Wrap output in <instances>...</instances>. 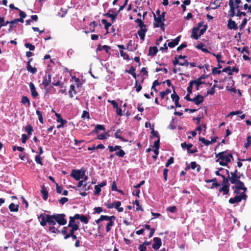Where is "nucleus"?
Here are the masks:
<instances>
[{
    "mask_svg": "<svg viewBox=\"0 0 251 251\" xmlns=\"http://www.w3.org/2000/svg\"><path fill=\"white\" fill-rule=\"evenodd\" d=\"M81 118L84 119L86 118L87 119H89L90 118L89 113L88 111L84 110L83 111Z\"/></svg>",
    "mask_w": 251,
    "mask_h": 251,
    "instance_id": "52",
    "label": "nucleus"
},
{
    "mask_svg": "<svg viewBox=\"0 0 251 251\" xmlns=\"http://www.w3.org/2000/svg\"><path fill=\"white\" fill-rule=\"evenodd\" d=\"M135 87L136 88V91L137 93L139 92L142 88V87L141 86V85L140 84H138V81L137 80H135Z\"/></svg>",
    "mask_w": 251,
    "mask_h": 251,
    "instance_id": "51",
    "label": "nucleus"
},
{
    "mask_svg": "<svg viewBox=\"0 0 251 251\" xmlns=\"http://www.w3.org/2000/svg\"><path fill=\"white\" fill-rule=\"evenodd\" d=\"M19 205H16L14 203L9 204L8 208L11 212H18L19 210Z\"/></svg>",
    "mask_w": 251,
    "mask_h": 251,
    "instance_id": "28",
    "label": "nucleus"
},
{
    "mask_svg": "<svg viewBox=\"0 0 251 251\" xmlns=\"http://www.w3.org/2000/svg\"><path fill=\"white\" fill-rule=\"evenodd\" d=\"M169 172V170L167 168H165L163 170V177L165 181H166L168 179V173Z\"/></svg>",
    "mask_w": 251,
    "mask_h": 251,
    "instance_id": "57",
    "label": "nucleus"
},
{
    "mask_svg": "<svg viewBox=\"0 0 251 251\" xmlns=\"http://www.w3.org/2000/svg\"><path fill=\"white\" fill-rule=\"evenodd\" d=\"M25 46L26 48H28L30 50H35V46L34 45H33L29 43H26L25 44Z\"/></svg>",
    "mask_w": 251,
    "mask_h": 251,
    "instance_id": "50",
    "label": "nucleus"
},
{
    "mask_svg": "<svg viewBox=\"0 0 251 251\" xmlns=\"http://www.w3.org/2000/svg\"><path fill=\"white\" fill-rule=\"evenodd\" d=\"M85 171H83L82 173L80 170H72L70 176L74 178L76 180H79L81 178H82L84 176Z\"/></svg>",
    "mask_w": 251,
    "mask_h": 251,
    "instance_id": "4",
    "label": "nucleus"
},
{
    "mask_svg": "<svg viewBox=\"0 0 251 251\" xmlns=\"http://www.w3.org/2000/svg\"><path fill=\"white\" fill-rule=\"evenodd\" d=\"M153 17L154 20L155 22L153 23L154 26L155 27H160L162 30L164 31V24L162 20L159 17H156L154 13H153Z\"/></svg>",
    "mask_w": 251,
    "mask_h": 251,
    "instance_id": "5",
    "label": "nucleus"
},
{
    "mask_svg": "<svg viewBox=\"0 0 251 251\" xmlns=\"http://www.w3.org/2000/svg\"><path fill=\"white\" fill-rule=\"evenodd\" d=\"M95 190L94 195H99L101 191V188L98 185L95 186Z\"/></svg>",
    "mask_w": 251,
    "mask_h": 251,
    "instance_id": "58",
    "label": "nucleus"
},
{
    "mask_svg": "<svg viewBox=\"0 0 251 251\" xmlns=\"http://www.w3.org/2000/svg\"><path fill=\"white\" fill-rule=\"evenodd\" d=\"M199 30L198 28H196V27H194L192 28V34L191 35V37L196 40H198L200 37V35H198V31Z\"/></svg>",
    "mask_w": 251,
    "mask_h": 251,
    "instance_id": "25",
    "label": "nucleus"
},
{
    "mask_svg": "<svg viewBox=\"0 0 251 251\" xmlns=\"http://www.w3.org/2000/svg\"><path fill=\"white\" fill-rule=\"evenodd\" d=\"M36 114L38 116L39 122L41 124H43L44 123V119H43V117L42 116V112L40 110H39L38 109H37L36 111Z\"/></svg>",
    "mask_w": 251,
    "mask_h": 251,
    "instance_id": "36",
    "label": "nucleus"
},
{
    "mask_svg": "<svg viewBox=\"0 0 251 251\" xmlns=\"http://www.w3.org/2000/svg\"><path fill=\"white\" fill-rule=\"evenodd\" d=\"M191 82H192L193 84H195L196 85V90H199V86L202 84H204V82L202 81H200L198 79L196 80H191Z\"/></svg>",
    "mask_w": 251,
    "mask_h": 251,
    "instance_id": "31",
    "label": "nucleus"
},
{
    "mask_svg": "<svg viewBox=\"0 0 251 251\" xmlns=\"http://www.w3.org/2000/svg\"><path fill=\"white\" fill-rule=\"evenodd\" d=\"M105 129L104 126L103 125H97L96 126L94 129H93L91 132V133H98L99 132V130H103L104 131Z\"/></svg>",
    "mask_w": 251,
    "mask_h": 251,
    "instance_id": "24",
    "label": "nucleus"
},
{
    "mask_svg": "<svg viewBox=\"0 0 251 251\" xmlns=\"http://www.w3.org/2000/svg\"><path fill=\"white\" fill-rule=\"evenodd\" d=\"M25 130L28 135H30L33 131V127L31 125H27L25 127Z\"/></svg>",
    "mask_w": 251,
    "mask_h": 251,
    "instance_id": "33",
    "label": "nucleus"
},
{
    "mask_svg": "<svg viewBox=\"0 0 251 251\" xmlns=\"http://www.w3.org/2000/svg\"><path fill=\"white\" fill-rule=\"evenodd\" d=\"M234 7H237V10L240 9V4H242L241 0H232Z\"/></svg>",
    "mask_w": 251,
    "mask_h": 251,
    "instance_id": "37",
    "label": "nucleus"
},
{
    "mask_svg": "<svg viewBox=\"0 0 251 251\" xmlns=\"http://www.w3.org/2000/svg\"><path fill=\"white\" fill-rule=\"evenodd\" d=\"M197 48L201 50L204 52H205V53L209 52V51H208V50L207 49L203 48V46L202 44L198 45L197 46Z\"/></svg>",
    "mask_w": 251,
    "mask_h": 251,
    "instance_id": "54",
    "label": "nucleus"
},
{
    "mask_svg": "<svg viewBox=\"0 0 251 251\" xmlns=\"http://www.w3.org/2000/svg\"><path fill=\"white\" fill-rule=\"evenodd\" d=\"M122 131L120 129H118L116 130V132L115 133V137L116 138L119 139L121 140V141L126 142H127V140L124 138L122 137L119 134L121 133Z\"/></svg>",
    "mask_w": 251,
    "mask_h": 251,
    "instance_id": "29",
    "label": "nucleus"
},
{
    "mask_svg": "<svg viewBox=\"0 0 251 251\" xmlns=\"http://www.w3.org/2000/svg\"><path fill=\"white\" fill-rule=\"evenodd\" d=\"M75 218L77 219H79L80 221L83 222L84 224H87L88 223V219L85 215H80L79 214H75Z\"/></svg>",
    "mask_w": 251,
    "mask_h": 251,
    "instance_id": "17",
    "label": "nucleus"
},
{
    "mask_svg": "<svg viewBox=\"0 0 251 251\" xmlns=\"http://www.w3.org/2000/svg\"><path fill=\"white\" fill-rule=\"evenodd\" d=\"M133 204H135L136 205V206H137L136 208V211H139V210L143 211V209H142L141 205H140V204L139 203V201L138 200H136L133 202Z\"/></svg>",
    "mask_w": 251,
    "mask_h": 251,
    "instance_id": "42",
    "label": "nucleus"
},
{
    "mask_svg": "<svg viewBox=\"0 0 251 251\" xmlns=\"http://www.w3.org/2000/svg\"><path fill=\"white\" fill-rule=\"evenodd\" d=\"M251 143V136H248L247 139V142L244 144V147L247 149Z\"/></svg>",
    "mask_w": 251,
    "mask_h": 251,
    "instance_id": "47",
    "label": "nucleus"
},
{
    "mask_svg": "<svg viewBox=\"0 0 251 251\" xmlns=\"http://www.w3.org/2000/svg\"><path fill=\"white\" fill-rule=\"evenodd\" d=\"M154 243L152 245V248L155 250L159 249L162 245V241L160 238L154 237L153 239Z\"/></svg>",
    "mask_w": 251,
    "mask_h": 251,
    "instance_id": "7",
    "label": "nucleus"
},
{
    "mask_svg": "<svg viewBox=\"0 0 251 251\" xmlns=\"http://www.w3.org/2000/svg\"><path fill=\"white\" fill-rule=\"evenodd\" d=\"M230 175L231 176H228V177L230 179V182L231 183H238L239 181H241L240 180L241 175L234 174Z\"/></svg>",
    "mask_w": 251,
    "mask_h": 251,
    "instance_id": "11",
    "label": "nucleus"
},
{
    "mask_svg": "<svg viewBox=\"0 0 251 251\" xmlns=\"http://www.w3.org/2000/svg\"><path fill=\"white\" fill-rule=\"evenodd\" d=\"M171 99L175 101V105L176 107H180L181 106L179 103V97L174 90L173 93L171 96Z\"/></svg>",
    "mask_w": 251,
    "mask_h": 251,
    "instance_id": "8",
    "label": "nucleus"
},
{
    "mask_svg": "<svg viewBox=\"0 0 251 251\" xmlns=\"http://www.w3.org/2000/svg\"><path fill=\"white\" fill-rule=\"evenodd\" d=\"M53 218L60 226H64L67 224V220L65 219L66 215L64 214H55L53 215Z\"/></svg>",
    "mask_w": 251,
    "mask_h": 251,
    "instance_id": "3",
    "label": "nucleus"
},
{
    "mask_svg": "<svg viewBox=\"0 0 251 251\" xmlns=\"http://www.w3.org/2000/svg\"><path fill=\"white\" fill-rule=\"evenodd\" d=\"M29 87L31 93V95L33 98H36L38 96V93L36 90V88L32 82H30Z\"/></svg>",
    "mask_w": 251,
    "mask_h": 251,
    "instance_id": "19",
    "label": "nucleus"
},
{
    "mask_svg": "<svg viewBox=\"0 0 251 251\" xmlns=\"http://www.w3.org/2000/svg\"><path fill=\"white\" fill-rule=\"evenodd\" d=\"M115 219L116 217L113 215L110 216L107 215H101L99 219L95 221V222L97 224H99L102 221H107L114 222Z\"/></svg>",
    "mask_w": 251,
    "mask_h": 251,
    "instance_id": "6",
    "label": "nucleus"
},
{
    "mask_svg": "<svg viewBox=\"0 0 251 251\" xmlns=\"http://www.w3.org/2000/svg\"><path fill=\"white\" fill-rule=\"evenodd\" d=\"M193 86V84L192 82H191V81H190L189 82V85L187 88V93H189V94L192 93Z\"/></svg>",
    "mask_w": 251,
    "mask_h": 251,
    "instance_id": "59",
    "label": "nucleus"
},
{
    "mask_svg": "<svg viewBox=\"0 0 251 251\" xmlns=\"http://www.w3.org/2000/svg\"><path fill=\"white\" fill-rule=\"evenodd\" d=\"M107 101L110 103L112 105L114 108H117L118 107V104L116 102V101L114 100H108Z\"/></svg>",
    "mask_w": 251,
    "mask_h": 251,
    "instance_id": "60",
    "label": "nucleus"
},
{
    "mask_svg": "<svg viewBox=\"0 0 251 251\" xmlns=\"http://www.w3.org/2000/svg\"><path fill=\"white\" fill-rule=\"evenodd\" d=\"M118 13L116 12L115 14H111L109 12H107L106 14H104L105 16H106L108 18H110L111 19V21L112 22L115 21L116 18H117V16H118Z\"/></svg>",
    "mask_w": 251,
    "mask_h": 251,
    "instance_id": "32",
    "label": "nucleus"
},
{
    "mask_svg": "<svg viewBox=\"0 0 251 251\" xmlns=\"http://www.w3.org/2000/svg\"><path fill=\"white\" fill-rule=\"evenodd\" d=\"M228 5L229 6L230 10L229 11V16L230 17H233L235 16H236V10H237V7H234L233 5L232 1H229Z\"/></svg>",
    "mask_w": 251,
    "mask_h": 251,
    "instance_id": "10",
    "label": "nucleus"
},
{
    "mask_svg": "<svg viewBox=\"0 0 251 251\" xmlns=\"http://www.w3.org/2000/svg\"><path fill=\"white\" fill-rule=\"evenodd\" d=\"M69 201L68 199L66 197H63L61 198L59 200V202L61 203V204H65L66 202H67Z\"/></svg>",
    "mask_w": 251,
    "mask_h": 251,
    "instance_id": "64",
    "label": "nucleus"
},
{
    "mask_svg": "<svg viewBox=\"0 0 251 251\" xmlns=\"http://www.w3.org/2000/svg\"><path fill=\"white\" fill-rule=\"evenodd\" d=\"M120 55L122 56L124 59L129 60H130V58L129 55L126 52H125L123 50H120Z\"/></svg>",
    "mask_w": 251,
    "mask_h": 251,
    "instance_id": "41",
    "label": "nucleus"
},
{
    "mask_svg": "<svg viewBox=\"0 0 251 251\" xmlns=\"http://www.w3.org/2000/svg\"><path fill=\"white\" fill-rule=\"evenodd\" d=\"M108 148L111 152L116 151L115 154L119 157H123L126 154L125 151L122 149V147L120 146L116 145L114 147L109 145Z\"/></svg>",
    "mask_w": 251,
    "mask_h": 251,
    "instance_id": "2",
    "label": "nucleus"
},
{
    "mask_svg": "<svg viewBox=\"0 0 251 251\" xmlns=\"http://www.w3.org/2000/svg\"><path fill=\"white\" fill-rule=\"evenodd\" d=\"M136 69L132 66H131L129 70H126L125 71L126 73H127L129 74H133L135 73Z\"/></svg>",
    "mask_w": 251,
    "mask_h": 251,
    "instance_id": "62",
    "label": "nucleus"
},
{
    "mask_svg": "<svg viewBox=\"0 0 251 251\" xmlns=\"http://www.w3.org/2000/svg\"><path fill=\"white\" fill-rule=\"evenodd\" d=\"M180 39V36H177L175 39H174L173 41H171L168 44V46L170 48H174L178 44V43Z\"/></svg>",
    "mask_w": 251,
    "mask_h": 251,
    "instance_id": "21",
    "label": "nucleus"
},
{
    "mask_svg": "<svg viewBox=\"0 0 251 251\" xmlns=\"http://www.w3.org/2000/svg\"><path fill=\"white\" fill-rule=\"evenodd\" d=\"M222 71L221 70H218V68L214 67L212 69V74L213 75H215L216 74H220Z\"/></svg>",
    "mask_w": 251,
    "mask_h": 251,
    "instance_id": "55",
    "label": "nucleus"
},
{
    "mask_svg": "<svg viewBox=\"0 0 251 251\" xmlns=\"http://www.w3.org/2000/svg\"><path fill=\"white\" fill-rule=\"evenodd\" d=\"M158 51V50L157 47H156V46L150 47L149 48L148 55L149 56L151 55V56H153L156 55V54L157 53Z\"/></svg>",
    "mask_w": 251,
    "mask_h": 251,
    "instance_id": "22",
    "label": "nucleus"
},
{
    "mask_svg": "<svg viewBox=\"0 0 251 251\" xmlns=\"http://www.w3.org/2000/svg\"><path fill=\"white\" fill-rule=\"evenodd\" d=\"M77 94L76 90L75 88V86L74 85H71L70 86V89L69 91V95L70 98H73L74 95H75Z\"/></svg>",
    "mask_w": 251,
    "mask_h": 251,
    "instance_id": "20",
    "label": "nucleus"
},
{
    "mask_svg": "<svg viewBox=\"0 0 251 251\" xmlns=\"http://www.w3.org/2000/svg\"><path fill=\"white\" fill-rule=\"evenodd\" d=\"M111 190L112 191H118L119 192L122 193V191L120 190H118L117 187L116 182L115 181H113L112 184L111 186Z\"/></svg>",
    "mask_w": 251,
    "mask_h": 251,
    "instance_id": "46",
    "label": "nucleus"
},
{
    "mask_svg": "<svg viewBox=\"0 0 251 251\" xmlns=\"http://www.w3.org/2000/svg\"><path fill=\"white\" fill-rule=\"evenodd\" d=\"M49 229L52 233H59L60 232V231L58 229L56 228L54 226H51L49 227Z\"/></svg>",
    "mask_w": 251,
    "mask_h": 251,
    "instance_id": "48",
    "label": "nucleus"
},
{
    "mask_svg": "<svg viewBox=\"0 0 251 251\" xmlns=\"http://www.w3.org/2000/svg\"><path fill=\"white\" fill-rule=\"evenodd\" d=\"M241 201L239 195H236L234 198L229 199L228 202L230 204H234L235 203H239Z\"/></svg>",
    "mask_w": 251,
    "mask_h": 251,
    "instance_id": "27",
    "label": "nucleus"
},
{
    "mask_svg": "<svg viewBox=\"0 0 251 251\" xmlns=\"http://www.w3.org/2000/svg\"><path fill=\"white\" fill-rule=\"evenodd\" d=\"M147 31V28H146V26H144L140 27V29L138 30L137 32L140 39L143 41L145 40V34Z\"/></svg>",
    "mask_w": 251,
    "mask_h": 251,
    "instance_id": "9",
    "label": "nucleus"
},
{
    "mask_svg": "<svg viewBox=\"0 0 251 251\" xmlns=\"http://www.w3.org/2000/svg\"><path fill=\"white\" fill-rule=\"evenodd\" d=\"M216 87H217V85L216 84H214L213 87L210 89H209L207 91V94L213 95L215 92V88Z\"/></svg>",
    "mask_w": 251,
    "mask_h": 251,
    "instance_id": "44",
    "label": "nucleus"
},
{
    "mask_svg": "<svg viewBox=\"0 0 251 251\" xmlns=\"http://www.w3.org/2000/svg\"><path fill=\"white\" fill-rule=\"evenodd\" d=\"M21 102L25 104V103L28 104V106H29L30 102L29 99L26 96H23L21 100Z\"/></svg>",
    "mask_w": 251,
    "mask_h": 251,
    "instance_id": "38",
    "label": "nucleus"
},
{
    "mask_svg": "<svg viewBox=\"0 0 251 251\" xmlns=\"http://www.w3.org/2000/svg\"><path fill=\"white\" fill-rule=\"evenodd\" d=\"M210 4L211 5H212V4L215 5L214 6L211 7V9H215L218 8L220 6L221 2H220L219 0H215L213 3H211Z\"/></svg>",
    "mask_w": 251,
    "mask_h": 251,
    "instance_id": "43",
    "label": "nucleus"
},
{
    "mask_svg": "<svg viewBox=\"0 0 251 251\" xmlns=\"http://www.w3.org/2000/svg\"><path fill=\"white\" fill-rule=\"evenodd\" d=\"M69 227L71 228V229L70 230L69 232L68 233V234H66L65 236H64V239H67L69 238H70V236L73 235L74 234L75 232L78 230L79 229V226H68Z\"/></svg>",
    "mask_w": 251,
    "mask_h": 251,
    "instance_id": "14",
    "label": "nucleus"
},
{
    "mask_svg": "<svg viewBox=\"0 0 251 251\" xmlns=\"http://www.w3.org/2000/svg\"><path fill=\"white\" fill-rule=\"evenodd\" d=\"M240 190H243V191H247V188L245 186L244 183L242 184V185H240V186L237 188L234 191V193L236 194V195H238L239 194H241V193H240Z\"/></svg>",
    "mask_w": 251,
    "mask_h": 251,
    "instance_id": "23",
    "label": "nucleus"
},
{
    "mask_svg": "<svg viewBox=\"0 0 251 251\" xmlns=\"http://www.w3.org/2000/svg\"><path fill=\"white\" fill-rule=\"evenodd\" d=\"M27 70L32 74H34L37 72V69L35 67H32L30 64H27Z\"/></svg>",
    "mask_w": 251,
    "mask_h": 251,
    "instance_id": "35",
    "label": "nucleus"
},
{
    "mask_svg": "<svg viewBox=\"0 0 251 251\" xmlns=\"http://www.w3.org/2000/svg\"><path fill=\"white\" fill-rule=\"evenodd\" d=\"M114 225V222L108 221V223H107L106 226V232H109L111 229V227L113 226Z\"/></svg>",
    "mask_w": 251,
    "mask_h": 251,
    "instance_id": "39",
    "label": "nucleus"
},
{
    "mask_svg": "<svg viewBox=\"0 0 251 251\" xmlns=\"http://www.w3.org/2000/svg\"><path fill=\"white\" fill-rule=\"evenodd\" d=\"M227 27L229 29L236 30L238 28V26L235 22L230 18L228 21Z\"/></svg>",
    "mask_w": 251,
    "mask_h": 251,
    "instance_id": "15",
    "label": "nucleus"
},
{
    "mask_svg": "<svg viewBox=\"0 0 251 251\" xmlns=\"http://www.w3.org/2000/svg\"><path fill=\"white\" fill-rule=\"evenodd\" d=\"M223 178V185L224 186H227V187L230 186V184L229 183V181H230V179L228 177H226V176L224 175L222 176Z\"/></svg>",
    "mask_w": 251,
    "mask_h": 251,
    "instance_id": "34",
    "label": "nucleus"
},
{
    "mask_svg": "<svg viewBox=\"0 0 251 251\" xmlns=\"http://www.w3.org/2000/svg\"><path fill=\"white\" fill-rule=\"evenodd\" d=\"M46 215L44 214H41L38 216V219L40 222V224L42 226H45L47 225L48 222L46 221Z\"/></svg>",
    "mask_w": 251,
    "mask_h": 251,
    "instance_id": "16",
    "label": "nucleus"
},
{
    "mask_svg": "<svg viewBox=\"0 0 251 251\" xmlns=\"http://www.w3.org/2000/svg\"><path fill=\"white\" fill-rule=\"evenodd\" d=\"M35 160L37 164H39L41 165H43V163L42 161V157L40 156V155H37L35 156Z\"/></svg>",
    "mask_w": 251,
    "mask_h": 251,
    "instance_id": "45",
    "label": "nucleus"
},
{
    "mask_svg": "<svg viewBox=\"0 0 251 251\" xmlns=\"http://www.w3.org/2000/svg\"><path fill=\"white\" fill-rule=\"evenodd\" d=\"M228 151H222L219 152L216 154V157H218V158L216 160V162H219V164L223 166H227V164L230 162V160L228 158Z\"/></svg>",
    "mask_w": 251,
    "mask_h": 251,
    "instance_id": "1",
    "label": "nucleus"
},
{
    "mask_svg": "<svg viewBox=\"0 0 251 251\" xmlns=\"http://www.w3.org/2000/svg\"><path fill=\"white\" fill-rule=\"evenodd\" d=\"M53 217V215H46V221L48 222L49 225L51 226L55 225L56 223Z\"/></svg>",
    "mask_w": 251,
    "mask_h": 251,
    "instance_id": "18",
    "label": "nucleus"
},
{
    "mask_svg": "<svg viewBox=\"0 0 251 251\" xmlns=\"http://www.w3.org/2000/svg\"><path fill=\"white\" fill-rule=\"evenodd\" d=\"M135 22L136 23H138V26L139 27H142V26H146L144 24V23L143 22L142 20L140 19H137Z\"/></svg>",
    "mask_w": 251,
    "mask_h": 251,
    "instance_id": "63",
    "label": "nucleus"
},
{
    "mask_svg": "<svg viewBox=\"0 0 251 251\" xmlns=\"http://www.w3.org/2000/svg\"><path fill=\"white\" fill-rule=\"evenodd\" d=\"M176 206H172L169 207L167 208V210L171 213H175L176 212Z\"/></svg>",
    "mask_w": 251,
    "mask_h": 251,
    "instance_id": "61",
    "label": "nucleus"
},
{
    "mask_svg": "<svg viewBox=\"0 0 251 251\" xmlns=\"http://www.w3.org/2000/svg\"><path fill=\"white\" fill-rule=\"evenodd\" d=\"M55 115L57 117L56 121L57 123L62 122L63 121H66V120L63 119L61 117V115L59 113L55 112Z\"/></svg>",
    "mask_w": 251,
    "mask_h": 251,
    "instance_id": "53",
    "label": "nucleus"
},
{
    "mask_svg": "<svg viewBox=\"0 0 251 251\" xmlns=\"http://www.w3.org/2000/svg\"><path fill=\"white\" fill-rule=\"evenodd\" d=\"M51 78V75L50 74H48V75H45L43 77L42 84L44 85L45 88L47 87L50 83Z\"/></svg>",
    "mask_w": 251,
    "mask_h": 251,
    "instance_id": "12",
    "label": "nucleus"
},
{
    "mask_svg": "<svg viewBox=\"0 0 251 251\" xmlns=\"http://www.w3.org/2000/svg\"><path fill=\"white\" fill-rule=\"evenodd\" d=\"M181 147L183 149L186 148L187 151L189 150L193 147L192 144H187L186 142H183L181 144Z\"/></svg>",
    "mask_w": 251,
    "mask_h": 251,
    "instance_id": "40",
    "label": "nucleus"
},
{
    "mask_svg": "<svg viewBox=\"0 0 251 251\" xmlns=\"http://www.w3.org/2000/svg\"><path fill=\"white\" fill-rule=\"evenodd\" d=\"M41 193L42 194L43 198L44 200H47L48 198V192L46 190V188L44 185L42 186Z\"/></svg>",
    "mask_w": 251,
    "mask_h": 251,
    "instance_id": "30",
    "label": "nucleus"
},
{
    "mask_svg": "<svg viewBox=\"0 0 251 251\" xmlns=\"http://www.w3.org/2000/svg\"><path fill=\"white\" fill-rule=\"evenodd\" d=\"M204 100V97L201 95L198 94L195 97L192 99V101L194 102L195 104L199 105Z\"/></svg>",
    "mask_w": 251,
    "mask_h": 251,
    "instance_id": "13",
    "label": "nucleus"
},
{
    "mask_svg": "<svg viewBox=\"0 0 251 251\" xmlns=\"http://www.w3.org/2000/svg\"><path fill=\"white\" fill-rule=\"evenodd\" d=\"M247 191H243L242 193H241V194L239 196V197L240 198V201H241L242 200H246L247 199V195L246 194V192Z\"/></svg>",
    "mask_w": 251,
    "mask_h": 251,
    "instance_id": "49",
    "label": "nucleus"
},
{
    "mask_svg": "<svg viewBox=\"0 0 251 251\" xmlns=\"http://www.w3.org/2000/svg\"><path fill=\"white\" fill-rule=\"evenodd\" d=\"M69 223L68 225V226H78L77 224L75 223V220H77V218H75V215L74 217L70 216L69 217Z\"/></svg>",
    "mask_w": 251,
    "mask_h": 251,
    "instance_id": "26",
    "label": "nucleus"
},
{
    "mask_svg": "<svg viewBox=\"0 0 251 251\" xmlns=\"http://www.w3.org/2000/svg\"><path fill=\"white\" fill-rule=\"evenodd\" d=\"M248 21V20L247 19V18H245L243 19L242 23L239 26L240 30H242L244 27V26L246 25Z\"/></svg>",
    "mask_w": 251,
    "mask_h": 251,
    "instance_id": "56",
    "label": "nucleus"
}]
</instances>
